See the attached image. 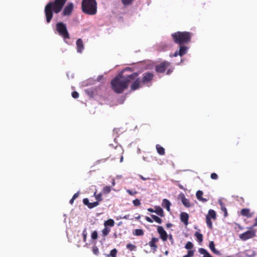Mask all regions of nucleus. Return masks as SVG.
Wrapping results in <instances>:
<instances>
[{
	"instance_id": "cd10ccee",
	"label": "nucleus",
	"mask_w": 257,
	"mask_h": 257,
	"mask_svg": "<svg viewBox=\"0 0 257 257\" xmlns=\"http://www.w3.org/2000/svg\"><path fill=\"white\" fill-rule=\"evenodd\" d=\"M144 234V231L143 229H136L135 230V232L134 233V234L136 236H142Z\"/></svg>"
},
{
	"instance_id": "0eeeda50",
	"label": "nucleus",
	"mask_w": 257,
	"mask_h": 257,
	"mask_svg": "<svg viewBox=\"0 0 257 257\" xmlns=\"http://www.w3.org/2000/svg\"><path fill=\"white\" fill-rule=\"evenodd\" d=\"M211 219L216 220V214L214 210L210 209L208 211L207 215L206 216V222L208 227L210 229H212L213 228L212 222L211 220Z\"/></svg>"
},
{
	"instance_id": "9b49d317",
	"label": "nucleus",
	"mask_w": 257,
	"mask_h": 257,
	"mask_svg": "<svg viewBox=\"0 0 257 257\" xmlns=\"http://www.w3.org/2000/svg\"><path fill=\"white\" fill-rule=\"evenodd\" d=\"M137 73V76L135 77V79H133L132 81H133L132 84L131 85V89L132 90L134 91L138 89H139L141 86L142 84L141 81L140 80V78L138 77V73Z\"/></svg>"
},
{
	"instance_id": "20e7f679",
	"label": "nucleus",
	"mask_w": 257,
	"mask_h": 257,
	"mask_svg": "<svg viewBox=\"0 0 257 257\" xmlns=\"http://www.w3.org/2000/svg\"><path fill=\"white\" fill-rule=\"evenodd\" d=\"M82 11L85 14L94 15L97 12V3L95 0H82Z\"/></svg>"
},
{
	"instance_id": "7ed1b4c3",
	"label": "nucleus",
	"mask_w": 257,
	"mask_h": 257,
	"mask_svg": "<svg viewBox=\"0 0 257 257\" xmlns=\"http://www.w3.org/2000/svg\"><path fill=\"white\" fill-rule=\"evenodd\" d=\"M175 43L179 45H183L191 41L192 34L189 32H177L171 35Z\"/></svg>"
},
{
	"instance_id": "0e129e2a",
	"label": "nucleus",
	"mask_w": 257,
	"mask_h": 257,
	"mask_svg": "<svg viewBox=\"0 0 257 257\" xmlns=\"http://www.w3.org/2000/svg\"><path fill=\"white\" fill-rule=\"evenodd\" d=\"M112 186H114L115 185V181L114 180L112 182Z\"/></svg>"
},
{
	"instance_id": "c85d7f7f",
	"label": "nucleus",
	"mask_w": 257,
	"mask_h": 257,
	"mask_svg": "<svg viewBox=\"0 0 257 257\" xmlns=\"http://www.w3.org/2000/svg\"><path fill=\"white\" fill-rule=\"evenodd\" d=\"M195 236L197 238L198 242H201L203 241V235L198 232H196Z\"/></svg>"
},
{
	"instance_id": "8fccbe9b",
	"label": "nucleus",
	"mask_w": 257,
	"mask_h": 257,
	"mask_svg": "<svg viewBox=\"0 0 257 257\" xmlns=\"http://www.w3.org/2000/svg\"><path fill=\"white\" fill-rule=\"evenodd\" d=\"M145 219H146V220L148 222H149L150 223H153V220L152 218H151L150 217H148V216H146Z\"/></svg>"
},
{
	"instance_id": "4468645a",
	"label": "nucleus",
	"mask_w": 257,
	"mask_h": 257,
	"mask_svg": "<svg viewBox=\"0 0 257 257\" xmlns=\"http://www.w3.org/2000/svg\"><path fill=\"white\" fill-rule=\"evenodd\" d=\"M159 239L157 237H153L151 241L149 242V245L153 249L154 251H156L158 246L157 242H158Z\"/></svg>"
},
{
	"instance_id": "79ce46f5",
	"label": "nucleus",
	"mask_w": 257,
	"mask_h": 257,
	"mask_svg": "<svg viewBox=\"0 0 257 257\" xmlns=\"http://www.w3.org/2000/svg\"><path fill=\"white\" fill-rule=\"evenodd\" d=\"M134 0H121L122 4L124 5L131 4Z\"/></svg>"
},
{
	"instance_id": "9d476101",
	"label": "nucleus",
	"mask_w": 257,
	"mask_h": 257,
	"mask_svg": "<svg viewBox=\"0 0 257 257\" xmlns=\"http://www.w3.org/2000/svg\"><path fill=\"white\" fill-rule=\"evenodd\" d=\"M255 236V230L252 229L239 234V238L242 240H246Z\"/></svg>"
},
{
	"instance_id": "b1692460",
	"label": "nucleus",
	"mask_w": 257,
	"mask_h": 257,
	"mask_svg": "<svg viewBox=\"0 0 257 257\" xmlns=\"http://www.w3.org/2000/svg\"><path fill=\"white\" fill-rule=\"evenodd\" d=\"M104 225L107 227V226L112 227L114 225V221L112 219H109L104 222Z\"/></svg>"
},
{
	"instance_id": "864d4df0",
	"label": "nucleus",
	"mask_w": 257,
	"mask_h": 257,
	"mask_svg": "<svg viewBox=\"0 0 257 257\" xmlns=\"http://www.w3.org/2000/svg\"><path fill=\"white\" fill-rule=\"evenodd\" d=\"M140 178L143 180H147L150 179L149 178H145L142 175H139Z\"/></svg>"
},
{
	"instance_id": "4d7b16f0",
	"label": "nucleus",
	"mask_w": 257,
	"mask_h": 257,
	"mask_svg": "<svg viewBox=\"0 0 257 257\" xmlns=\"http://www.w3.org/2000/svg\"><path fill=\"white\" fill-rule=\"evenodd\" d=\"M172 226V224L171 223H167V224H166V227H167V228H169V227H171V226Z\"/></svg>"
},
{
	"instance_id": "bf43d9fd",
	"label": "nucleus",
	"mask_w": 257,
	"mask_h": 257,
	"mask_svg": "<svg viewBox=\"0 0 257 257\" xmlns=\"http://www.w3.org/2000/svg\"><path fill=\"white\" fill-rule=\"evenodd\" d=\"M178 55H179L178 54V52L177 51H176L173 55V56L174 57H177Z\"/></svg>"
},
{
	"instance_id": "5701e85b",
	"label": "nucleus",
	"mask_w": 257,
	"mask_h": 257,
	"mask_svg": "<svg viewBox=\"0 0 257 257\" xmlns=\"http://www.w3.org/2000/svg\"><path fill=\"white\" fill-rule=\"evenodd\" d=\"M158 153L160 155H164L165 154V149L161 145L157 144L156 146Z\"/></svg>"
},
{
	"instance_id": "f3484780",
	"label": "nucleus",
	"mask_w": 257,
	"mask_h": 257,
	"mask_svg": "<svg viewBox=\"0 0 257 257\" xmlns=\"http://www.w3.org/2000/svg\"><path fill=\"white\" fill-rule=\"evenodd\" d=\"M180 49L178 51V54L180 56L182 57L186 54L188 49V47L183 45H180Z\"/></svg>"
},
{
	"instance_id": "603ef678",
	"label": "nucleus",
	"mask_w": 257,
	"mask_h": 257,
	"mask_svg": "<svg viewBox=\"0 0 257 257\" xmlns=\"http://www.w3.org/2000/svg\"><path fill=\"white\" fill-rule=\"evenodd\" d=\"M79 195V193L78 192L73 195L72 198H73V199L75 200L78 197Z\"/></svg>"
},
{
	"instance_id": "f8f14e48",
	"label": "nucleus",
	"mask_w": 257,
	"mask_h": 257,
	"mask_svg": "<svg viewBox=\"0 0 257 257\" xmlns=\"http://www.w3.org/2000/svg\"><path fill=\"white\" fill-rule=\"evenodd\" d=\"M157 231L160 235V238L163 241H165L167 240L168 235L162 226H158Z\"/></svg>"
},
{
	"instance_id": "c9c22d12",
	"label": "nucleus",
	"mask_w": 257,
	"mask_h": 257,
	"mask_svg": "<svg viewBox=\"0 0 257 257\" xmlns=\"http://www.w3.org/2000/svg\"><path fill=\"white\" fill-rule=\"evenodd\" d=\"M99 205V203L98 201H95L92 203H90L88 206V208L90 209L93 208Z\"/></svg>"
},
{
	"instance_id": "473e14b6",
	"label": "nucleus",
	"mask_w": 257,
	"mask_h": 257,
	"mask_svg": "<svg viewBox=\"0 0 257 257\" xmlns=\"http://www.w3.org/2000/svg\"><path fill=\"white\" fill-rule=\"evenodd\" d=\"M94 195L95 196V198L96 200H97L96 201H98L99 202L101 201L102 200L101 193H99L98 194H96V192H95V193L94 194Z\"/></svg>"
},
{
	"instance_id": "4be33fe9",
	"label": "nucleus",
	"mask_w": 257,
	"mask_h": 257,
	"mask_svg": "<svg viewBox=\"0 0 257 257\" xmlns=\"http://www.w3.org/2000/svg\"><path fill=\"white\" fill-rule=\"evenodd\" d=\"M240 213L242 215L246 216L247 217H251L252 216V214L250 213L249 209L248 208L242 209Z\"/></svg>"
},
{
	"instance_id": "7c9ffc66",
	"label": "nucleus",
	"mask_w": 257,
	"mask_h": 257,
	"mask_svg": "<svg viewBox=\"0 0 257 257\" xmlns=\"http://www.w3.org/2000/svg\"><path fill=\"white\" fill-rule=\"evenodd\" d=\"M151 216L155 222L159 224H161L162 223V220L158 216L153 214H152Z\"/></svg>"
},
{
	"instance_id": "1a4fd4ad",
	"label": "nucleus",
	"mask_w": 257,
	"mask_h": 257,
	"mask_svg": "<svg viewBox=\"0 0 257 257\" xmlns=\"http://www.w3.org/2000/svg\"><path fill=\"white\" fill-rule=\"evenodd\" d=\"M154 75L153 73L150 72H146L143 74L141 82L142 84H146L150 83L153 79Z\"/></svg>"
},
{
	"instance_id": "412c9836",
	"label": "nucleus",
	"mask_w": 257,
	"mask_h": 257,
	"mask_svg": "<svg viewBox=\"0 0 257 257\" xmlns=\"http://www.w3.org/2000/svg\"><path fill=\"white\" fill-rule=\"evenodd\" d=\"M203 194V193L202 191H200V190H199L198 191H197L196 192V197L198 199V200H199V201H201L203 202H205L206 201H207V199H206V198H204L202 197V195Z\"/></svg>"
},
{
	"instance_id": "5fc2aeb1",
	"label": "nucleus",
	"mask_w": 257,
	"mask_h": 257,
	"mask_svg": "<svg viewBox=\"0 0 257 257\" xmlns=\"http://www.w3.org/2000/svg\"><path fill=\"white\" fill-rule=\"evenodd\" d=\"M148 211L150 212H155V210H154L153 208H148Z\"/></svg>"
},
{
	"instance_id": "ddd939ff",
	"label": "nucleus",
	"mask_w": 257,
	"mask_h": 257,
	"mask_svg": "<svg viewBox=\"0 0 257 257\" xmlns=\"http://www.w3.org/2000/svg\"><path fill=\"white\" fill-rule=\"evenodd\" d=\"M73 9V4L72 3H69L64 9L62 12L63 16H69L71 14Z\"/></svg>"
},
{
	"instance_id": "aec40b11",
	"label": "nucleus",
	"mask_w": 257,
	"mask_h": 257,
	"mask_svg": "<svg viewBox=\"0 0 257 257\" xmlns=\"http://www.w3.org/2000/svg\"><path fill=\"white\" fill-rule=\"evenodd\" d=\"M209 247L211 250L215 254L219 255L220 254V252L216 250V249L215 247V244L213 241H211L209 242Z\"/></svg>"
},
{
	"instance_id": "2eb2a0df",
	"label": "nucleus",
	"mask_w": 257,
	"mask_h": 257,
	"mask_svg": "<svg viewBox=\"0 0 257 257\" xmlns=\"http://www.w3.org/2000/svg\"><path fill=\"white\" fill-rule=\"evenodd\" d=\"M77 50L79 53H81L84 49V45L81 39L79 38L76 41Z\"/></svg>"
},
{
	"instance_id": "2f4dec72",
	"label": "nucleus",
	"mask_w": 257,
	"mask_h": 257,
	"mask_svg": "<svg viewBox=\"0 0 257 257\" xmlns=\"http://www.w3.org/2000/svg\"><path fill=\"white\" fill-rule=\"evenodd\" d=\"M220 205L221 206V210L224 212V216L225 217H226L227 216V211L226 208H225L222 202H220Z\"/></svg>"
},
{
	"instance_id": "6e6d98bb",
	"label": "nucleus",
	"mask_w": 257,
	"mask_h": 257,
	"mask_svg": "<svg viewBox=\"0 0 257 257\" xmlns=\"http://www.w3.org/2000/svg\"><path fill=\"white\" fill-rule=\"evenodd\" d=\"M255 226H257V217H256L255 219V223L253 225L252 227H255Z\"/></svg>"
},
{
	"instance_id": "f704fd0d",
	"label": "nucleus",
	"mask_w": 257,
	"mask_h": 257,
	"mask_svg": "<svg viewBox=\"0 0 257 257\" xmlns=\"http://www.w3.org/2000/svg\"><path fill=\"white\" fill-rule=\"evenodd\" d=\"M110 231V229L109 228L105 227L102 230V234L104 236H106L109 234Z\"/></svg>"
},
{
	"instance_id": "58836bf2",
	"label": "nucleus",
	"mask_w": 257,
	"mask_h": 257,
	"mask_svg": "<svg viewBox=\"0 0 257 257\" xmlns=\"http://www.w3.org/2000/svg\"><path fill=\"white\" fill-rule=\"evenodd\" d=\"M91 236L92 239H97V237H98L97 232L96 231H93L91 233Z\"/></svg>"
},
{
	"instance_id": "37998d69",
	"label": "nucleus",
	"mask_w": 257,
	"mask_h": 257,
	"mask_svg": "<svg viewBox=\"0 0 257 257\" xmlns=\"http://www.w3.org/2000/svg\"><path fill=\"white\" fill-rule=\"evenodd\" d=\"M126 192L128 193L130 195H132V196L135 195L138 193V192L136 191H132L129 189L126 190Z\"/></svg>"
},
{
	"instance_id": "bb28decb",
	"label": "nucleus",
	"mask_w": 257,
	"mask_h": 257,
	"mask_svg": "<svg viewBox=\"0 0 257 257\" xmlns=\"http://www.w3.org/2000/svg\"><path fill=\"white\" fill-rule=\"evenodd\" d=\"M117 252V250L116 248H114L112 249L109 254H107V257H116V254Z\"/></svg>"
},
{
	"instance_id": "052dcab7",
	"label": "nucleus",
	"mask_w": 257,
	"mask_h": 257,
	"mask_svg": "<svg viewBox=\"0 0 257 257\" xmlns=\"http://www.w3.org/2000/svg\"><path fill=\"white\" fill-rule=\"evenodd\" d=\"M74 199H73V198H72V199H70V202H70V203L71 204H73V202H74Z\"/></svg>"
},
{
	"instance_id": "de8ad7c7",
	"label": "nucleus",
	"mask_w": 257,
	"mask_h": 257,
	"mask_svg": "<svg viewBox=\"0 0 257 257\" xmlns=\"http://www.w3.org/2000/svg\"><path fill=\"white\" fill-rule=\"evenodd\" d=\"M211 178L214 180H216L218 178V175L215 173H213L211 174Z\"/></svg>"
},
{
	"instance_id": "c03bdc74",
	"label": "nucleus",
	"mask_w": 257,
	"mask_h": 257,
	"mask_svg": "<svg viewBox=\"0 0 257 257\" xmlns=\"http://www.w3.org/2000/svg\"><path fill=\"white\" fill-rule=\"evenodd\" d=\"M187 257H192L194 255V251L192 250H188L187 254L186 255Z\"/></svg>"
},
{
	"instance_id": "49530a36",
	"label": "nucleus",
	"mask_w": 257,
	"mask_h": 257,
	"mask_svg": "<svg viewBox=\"0 0 257 257\" xmlns=\"http://www.w3.org/2000/svg\"><path fill=\"white\" fill-rule=\"evenodd\" d=\"M83 203H84V204H85V205L87 206V207H88V206L89 205V203H90V202H89V200L87 198L83 199Z\"/></svg>"
},
{
	"instance_id": "e433bc0d",
	"label": "nucleus",
	"mask_w": 257,
	"mask_h": 257,
	"mask_svg": "<svg viewBox=\"0 0 257 257\" xmlns=\"http://www.w3.org/2000/svg\"><path fill=\"white\" fill-rule=\"evenodd\" d=\"M193 247V243L190 241H188L186 245H185V248L187 249H191Z\"/></svg>"
},
{
	"instance_id": "a19ab883",
	"label": "nucleus",
	"mask_w": 257,
	"mask_h": 257,
	"mask_svg": "<svg viewBox=\"0 0 257 257\" xmlns=\"http://www.w3.org/2000/svg\"><path fill=\"white\" fill-rule=\"evenodd\" d=\"M133 203L135 206H138L141 205L140 200L138 199L133 200Z\"/></svg>"
},
{
	"instance_id": "ea45409f",
	"label": "nucleus",
	"mask_w": 257,
	"mask_h": 257,
	"mask_svg": "<svg viewBox=\"0 0 257 257\" xmlns=\"http://www.w3.org/2000/svg\"><path fill=\"white\" fill-rule=\"evenodd\" d=\"M87 231H86V228H84V230H83V232H82V235H83V241L84 242L86 241V238H87Z\"/></svg>"
},
{
	"instance_id": "423d86ee",
	"label": "nucleus",
	"mask_w": 257,
	"mask_h": 257,
	"mask_svg": "<svg viewBox=\"0 0 257 257\" xmlns=\"http://www.w3.org/2000/svg\"><path fill=\"white\" fill-rule=\"evenodd\" d=\"M56 30L64 40L70 39L69 34L67 29L66 24L62 22L57 23L56 25Z\"/></svg>"
},
{
	"instance_id": "72a5a7b5",
	"label": "nucleus",
	"mask_w": 257,
	"mask_h": 257,
	"mask_svg": "<svg viewBox=\"0 0 257 257\" xmlns=\"http://www.w3.org/2000/svg\"><path fill=\"white\" fill-rule=\"evenodd\" d=\"M126 248L130 251L135 250L137 246L133 244L128 243L126 245Z\"/></svg>"
},
{
	"instance_id": "6e6552de",
	"label": "nucleus",
	"mask_w": 257,
	"mask_h": 257,
	"mask_svg": "<svg viewBox=\"0 0 257 257\" xmlns=\"http://www.w3.org/2000/svg\"><path fill=\"white\" fill-rule=\"evenodd\" d=\"M123 152V149L120 147H116L112 151V155L113 157V159H120V162L123 161V156L122 154Z\"/></svg>"
},
{
	"instance_id": "3c124183",
	"label": "nucleus",
	"mask_w": 257,
	"mask_h": 257,
	"mask_svg": "<svg viewBox=\"0 0 257 257\" xmlns=\"http://www.w3.org/2000/svg\"><path fill=\"white\" fill-rule=\"evenodd\" d=\"M168 237H169V239H170V240L171 241V243L173 244V236L172 234H169L168 236Z\"/></svg>"
},
{
	"instance_id": "6ab92c4d",
	"label": "nucleus",
	"mask_w": 257,
	"mask_h": 257,
	"mask_svg": "<svg viewBox=\"0 0 257 257\" xmlns=\"http://www.w3.org/2000/svg\"><path fill=\"white\" fill-rule=\"evenodd\" d=\"M162 205L164 208H165L167 211H169L170 210L171 203L168 199H164L162 201Z\"/></svg>"
},
{
	"instance_id": "a211bd4d",
	"label": "nucleus",
	"mask_w": 257,
	"mask_h": 257,
	"mask_svg": "<svg viewBox=\"0 0 257 257\" xmlns=\"http://www.w3.org/2000/svg\"><path fill=\"white\" fill-rule=\"evenodd\" d=\"M155 213H156L157 215L160 216L161 217H164L165 216V213L163 209L159 206H156L155 207Z\"/></svg>"
},
{
	"instance_id": "13d9d810",
	"label": "nucleus",
	"mask_w": 257,
	"mask_h": 257,
	"mask_svg": "<svg viewBox=\"0 0 257 257\" xmlns=\"http://www.w3.org/2000/svg\"><path fill=\"white\" fill-rule=\"evenodd\" d=\"M178 187L181 189H183V190H185V189L184 188L183 186L180 184H178Z\"/></svg>"
},
{
	"instance_id": "f257e3e1",
	"label": "nucleus",
	"mask_w": 257,
	"mask_h": 257,
	"mask_svg": "<svg viewBox=\"0 0 257 257\" xmlns=\"http://www.w3.org/2000/svg\"><path fill=\"white\" fill-rule=\"evenodd\" d=\"M137 75V73L134 72L130 75L123 76L122 72H120L111 81L112 90L116 93H122L127 88L129 83Z\"/></svg>"
},
{
	"instance_id": "dca6fc26",
	"label": "nucleus",
	"mask_w": 257,
	"mask_h": 257,
	"mask_svg": "<svg viewBox=\"0 0 257 257\" xmlns=\"http://www.w3.org/2000/svg\"><path fill=\"white\" fill-rule=\"evenodd\" d=\"M189 215L186 212H182L180 215V219L186 225L188 224Z\"/></svg>"
},
{
	"instance_id": "a18cd8bd",
	"label": "nucleus",
	"mask_w": 257,
	"mask_h": 257,
	"mask_svg": "<svg viewBox=\"0 0 257 257\" xmlns=\"http://www.w3.org/2000/svg\"><path fill=\"white\" fill-rule=\"evenodd\" d=\"M79 93L77 91H73L72 93V96L74 98H77L79 97Z\"/></svg>"
},
{
	"instance_id": "e2e57ef3",
	"label": "nucleus",
	"mask_w": 257,
	"mask_h": 257,
	"mask_svg": "<svg viewBox=\"0 0 257 257\" xmlns=\"http://www.w3.org/2000/svg\"><path fill=\"white\" fill-rule=\"evenodd\" d=\"M168 253H169L168 251L166 250V251L165 252V255H167L168 254Z\"/></svg>"
},
{
	"instance_id": "680f3d73",
	"label": "nucleus",
	"mask_w": 257,
	"mask_h": 257,
	"mask_svg": "<svg viewBox=\"0 0 257 257\" xmlns=\"http://www.w3.org/2000/svg\"><path fill=\"white\" fill-rule=\"evenodd\" d=\"M140 218H141V216L140 215H139L138 216L135 217V219L137 220H139L140 219Z\"/></svg>"
},
{
	"instance_id": "393cba45",
	"label": "nucleus",
	"mask_w": 257,
	"mask_h": 257,
	"mask_svg": "<svg viewBox=\"0 0 257 257\" xmlns=\"http://www.w3.org/2000/svg\"><path fill=\"white\" fill-rule=\"evenodd\" d=\"M199 252L203 255V257H209L210 253L204 248H200L199 249Z\"/></svg>"
},
{
	"instance_id": "69168bd1",
	"label": "nucleus",
	"mask_w": 257,
	"mask_h": 257,
	"mask_svg": "<svg viewBox=\"0 0 257 257\" xmlns=\"http://www.w3.org/2000/svg\"><path fill=\"white\" fill-rule=\"evenodd\" d=\"M183 257H187L186 255L183 256Z\"/></svg>"
},
{
	"instance_id": "c756f323",
	"label": "nucleus",
	"mask_w": 257,
	"mask_h": 257,
	"mask_svg": "<svg viewBox=\"0 0 257 257\" xmlns=\"http://www.w3.org/2000/svg\"><path fill=\"white\" fill-rule=\"evenodd\" d=\"M111 191V187L108 186H105L103 188L102 192L103 194H107Z\"/></svg>"
},
{
	"instance_id": "a878e982",
	"label": "nucleus",
	"mask_w": 257,
	"mask_h": 257,
	"mask_svg": "<svg viewBox=\"0 0 257 257\" xmlns=\"http://www.w3.org/2000/svg\"><path fill=\"white\" fill-rule=\"evenodd\" d=\"M182 203L183 204V205L187 207H190V201L189 200L186 198L185 197H183L182 199Z\"/></svg>"
},
{
	"instance_id": "f03ea898",
	"label": "nucleus",
	"mask_w": 257,
	"mask_h": 257,
	"mask_svg": "<svg viewBox=\"0 0 257 257\" xmlns=\"http://www.w3.org/2000/svg\"><path fill=\"white\" fill-rule=\"evenodd\" d=\"M67 0H55L54 2L48 3L44 9L46 21L49 23L53 17V13H60Z\"/></svg>"
},
{
	"instance_id": "39448f33",
	"label": "nucleus",
	"mask_w": 257,
	"mask_h": 257,
	"mask_svg": "<svg viewBox=\"0 0 257 257\" xmlns=\"http://www.w3.org/2000/svg\"><path fill=\"white\" fill-rule=\"evenodd\" d=\"M170 64V62L168 61H163L156 65L155 71L157 73H164L167 70L166 74L169 75L173 71V68H169Z\"/></svg>"
},
{
	"instance_id": "09e8293b",
	"label": "nucleus",
	"mask_w": 257,
	"mask_h": 257,
	"mask_svg": "<svg viewBox=\"0 0 257 257\" xmlns=\"http://www.w3.org/2000/svg\"><path fill=\"white\" fill-rule=\"evenodd\" d=\"M119 218L120 219H131V218H130V215L129 214L125 215L123 216V217H120ZM131 219H133L131 218Z\"/></svg>"
},
{
	"instance_id": "4c0bfd02",
	"label": "nucleus",
	"mask_w": 257,
	"mask_h": 257,
	"mask_svg": "<svg viewBox=\"0 0 257 257\" xmlns=\"http://www.w3.org/2000/svg\"><path fill=\"white\" fill-rule=\"evenodd\" d=\"M92 251L94 254L97 255L99 253L98 248L95 245L93 246L92 247Z\"/></svg>"
}]
</instances>
